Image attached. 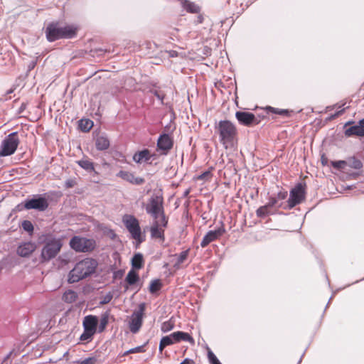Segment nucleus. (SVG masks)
Masks as SVG:
<instances>
[{"label":"nucleus","mask_w":364,"mask_h":364,"mask_svg":"<svg viewBox=\"0 0 364 364\" xmlns=\"http://www.w3.org/2000/svg\"><path fill=\"white\" fill-rule=\"evenodd\" d=\"M151 159V155L148 149H144L138 151L133 156V160L136 163H141L143 161H147Z\"/></svg>","instance_id":"4be33fe9"},{"label":"nucleus","mask_w":364,"mask_h":364,"mask_svg":"<svg viewBox=\"0 0 364 364\" xmlns=\"http://www.w3.org/2000/svg\"><path fill=\"white\" fill-rule=\"evenodd\" d=\"M46 37L48 41L53 42L60 38H71L75 35V29L71 26H58L51 23L46 28Z\"/></svg>","instance_id":"7ed1b4c3"},{"label":"nucleus","mask_w":364,"mask_h":364,"mask_svg":"<svg viewBox=\"0 0 364 364\" xmlns=\"http://www.w3.org/2000/svg\"><path fill=\"white\" fill-rule=\"evenodd\" d=\"M36 248V245L34 242H24L18 246L17 249V253L21 257H28L33 252H34Z\"/></svg>","instance_id":"f3484780"},{"label":"nucleus","mask_w":364,"mask_h":364,"mask_svg":"<svg viewBox=\"0 0 364 364\" xmlns=\"http://www.w3.org/2000/svg\"><path fill=\"white\" fill-rule=\"evenodd\" d=\"M146 213H154L164 209L163 198L159 196H152L145 206Z\"/></svg>","instance_id":"ddd939ff"},{"label":"nucleus","mask_w":364,"mask_h":364,"mask_svg":"<svg viewBox=\"0 0 364 364\" xmlns=\"http://www.w3.org/2000/svg\"><path fill=\"white\" fill-rule=\"evenodd\" d=\"M73 186V181L68 180L65 182V187L66 188H71Z\"/></svg>","instance_id":"09e8293b"},{"label":"nucleus","mask_w":364,"mask_h":364,"mask_svg":"<svg viewBox=\"0 0 364 364\" xmlns=\"http://www.w3.org/2000/svg\"><path fill=\"white\" fill-rule=\"evenodd\" d=\"M271 210L272 208L267 206V204H265L264 205L259 207L256 210V215L257 217L259 218H265L266 216L272 213Z\"/></svg>","instance_id":"c756f323"},{"label":"nucleus","mask_w":364,"mask_h":364,"mask_svg":"<svg viewBox=\"0 0 364 364\" xmlns=\"http://www.w3.org/2000/svg\"><path fill=\"white\" fill-rule=\"evenodd\" d=\"M143 263L144 259L142 254H135L132 259V267L136 269H140L143 267Z\"/></svg>","instance_id":"393cba45"},{"label":"nucleus","mask_w":364,"mask_h":364,"mask_svg":"<svg viewBox=\"0 0 364 364\" xmlns=\"http://www.w3.org/2000/svg\"><path fill=\"white\" fill-rule=\"evenodd\" d=\"M139 279V275L138 274L134 271L133 269L130 270L127 277H126V282L128 283V284L129 285H133L134 284H136Z\"/></svg>","instance_id":"7c9ffc66"},{"label":"nucleus","mask_w":364,"mask_h":364,"mask_svg":"<svg viewBox=\"0 0 364 364\" xmlns=\"http://www.w3.org/2000/svg\"><path fill=\"white\" fill-rule=\"evenodd\" d=\"M77 164L84 170L87 172H91L95 171L94 164L89 159H82L81 160L77 161Z\"/></svg>","instance_id":"b1692460"},{"label":"nucleus","mask_w":364,"mask_h":364,"mask_svg":"<svg viewBox=\"0 0 364 364\" xmlns=\"http://www.w3.org/2000/svg\"><path fill=\"white\" fill-rule=\"evenodd\" d=\"M208 358L210 364H221L215 355L211 350L208 351Z\"/></svg>","instance_id":"37998d69"},{"label":"nucleus","mask_w":364,"mask_h":364,"mask_svg":"<svg viewBox=\"0 0 364 364\" xmlns=\"http://www.w3.org/2000/svg\"><path fill=\"white\" fill-rule=\"evenodd\" d=\"M117 176L134 185H141L143 184L145 181L143 178L136 177L132 173L125 171H120L119 173H117Z\"/></svg>","instance_id":"dca6fc26"},{"label":"nucleus","mask_w":364,"mask_h":364,"mask_svg":"<svg viewBox=\"0 0 364 364\" xmlns=\"http://www.w3.org/2000/svg\"><path fill=\"white\" fill-rule=\"evenodd\" d=\"M305 198L304 186L301 183H298L294 188H292L289 193V198L287 200V206L284 207V209H291L296 205L301 203Z\"/></svg>","instance_id":"6e6552de"},{"label":"nucleus","mask_w":364,"mask_h":364,"mask_svg":"<svg viewBox=\"0 0 364 364\" xmlns=\"http://www.w3.org/2000/svg\"><path fill=\"white\" fill-rule=\"evenodd\" d=\"M173 145V139L169 134H162L159 136L157 141V148L161 154L166 155L172 149Z\"/></svg>","instance_id":"9b49d317"},{"label":"nucleus","mask_w":364,"mask_h":364,"mask_svg":"<svg viewBox=\"0 0 364 364\" xmlns=\"http://www.w3.org/2000/svg\"><path fill=\"white\" fill-rule=\"evenodd\" d=\"M19 144L17 132H12L2 141L0 146V156H8L12 155L16 150Z\"/></svg>","instance_id":"0eeeda50"},{"label":"nucleus","mask_w":364,"mask_h":364,"mask_svg":"<svg viewBox=\"0 0 364 364\" xmlns=\"http://www.w3.org/2000/svg\"><path fill=\"white\" fill-rule=\"evenodd\" d=\"M151 92L157 97L159 100H160L161 103L163 104V100L164 98V94L161 93L157 90H151Z\"/></svg>","instance_id":"49530a36"},{"label":"nucleus","mask_w":364,"mask_h":364,"mask_svg":"<svg viewBox=\"0 0 364 364\" xmlns=\"http://www.w3.org/2000/svg\"><path fill=\"white\" fill-rule=\"evenodd\" d=\"M279 202L284 200L287 197V191H280L277 193L276 196H274Z\"/></svg>","instance_id":"a18cd8bd"},{"label":"nucleus","mask_w":364,"mask_h":364,"mask_svg":"<svg viewBox=\"0 0 364 364\" xmlns=\"http://www.w3.org/2000/svg\"><path fill=\"white\" fill-rule=\"evenodd\" d=\"M267 206H269L271 208H279L282 207V203L279 202L277 198L274 196H271L269 198L268 202L266 203Z\"/></svg>","instance_id":"f704fd0d"},{"label":"nucleus","mask_w":364,"mask_h":364,"mask_svg":"<svg viewBox=\"0 0 364 364\" xmlns=\"http://www.w3.org/2000/svg\"><path fill=\"white\" fill-rule=\"evenodd\" d=\"M79 126L82 131L86 132L91 129L93 126V122L90 119H81Z\"/></svg>","instance_id":"473e14b6"},{"label":"nucleus","mask_w":364,"mask_h":364,"mask_svg":"<svg viewBox=\"0 0 364 364\" xmlns=\"http://www.w3.org/2000/svg\"><path fill=\"white\" fill-rule=\"evenodd\" d=\"M183 6L185 10L190 13L197 14L200 11V8L195 3L185 0L183 3Z\"/></svg>","instance_id":"bb28decb"},{"label":"nucleus","mask_w":364,"mask_h":364,"mask_svg":"<svg viewBox=\"0 0 364 364\" xmlns=\"http://www.w3.org/2000/svg\"><path fill=\"white\" fill-rule=\"evenodd\" d=\"M189 250L181 252L177 257V261L173 267L176 269H180L181 264H183L188 258Z\"/></svg>","instance_id":"cd10ccee"},{"label":"nucleus","mask_w":364,"mask_h":364,"mask_svg":"<svg viewBox=\"0 0 364 364\" xmlns=\"http://www.w3.org/2000/svg\"><path fill=\"white\" fill-rule=\"evenodd\" d=\"M168 346L166 343L164 342V340L163 339V338L161 339V341H160V343H159V350L161 353H162L163 350L164 349L165 347Z\"/></svg>","instance_id":"de8ad7c7"},{"label":"nucleus","mask_w":364,"mask_h":364,"mask_svg":"<svg viewBox=\"0 0 364 364\" xmlns=\"http://www.w3.org/2000/svg\"><path fill=\"white\" fill-rule=\"evenodd\" d=\"M77 298V294L75 291L68 290L63 294L62 299L66 303L71 304L75 302Z\"/></svg>","instance_id":"a878e982"},{"label":"nucleus","mask_w":364,"mask_h":364,"mask_svg":"<svg viewBox=\"0 0 364 364\" xmlns=\"http://www.w3.org/2000/svg\"><path fill=\"white\" fill-rule=\"evenodd\" d=\"M345 135L348 137L352 136H364V129L361 128L359 122L345 130Z\"/></svg>","instance_id":"aec40b11"},{"label":"nucleus","mask_w":364,"mask_h":364,"mask_svg":"<svg viewBox=\"0 0 364 364\" xmlns=\"http://www.w3.org/2000/svg\"><path fill=\"white\" fill-rule=\"evenodd\" d=\"M162 338L167 346H171L181 341L194 343V340L190 334L183 331H176Z\"/></svg>","instance_id":"9d476101"},{"label":"nucleus","mask_w":364,"mask_h":364,"mask_svg":"<svg viewBox=\"0 0 364 364\" xmlns=\"http://www.w3.org/2000/svg\"><path fill=\"white\" fill-rule=\"evenodd\" d=\"M353 123H354V122H353V121H348V122H347L345 124V127H347V126H348V125H350V124H353Z\"/></svg>","instance_id":"864d4df0"},{"label":"nucleus","mask_w":364,"mask_h":364,"mask_svg":"<svg viewBox=\"0 0 364 364\" xmlns=\"http://www.w3.org/2000/svg\"><path fill=\"white\" fill-rule=\"evenodd\" d=\"M70 246L75 252H88L95 247V241L86 237L74 236L70 240Z\"/></svg>","instance_id":"423d86ee"},{"label":"nucleus","mask_w":364,"mask_h":364,"mask_svg":"<svg viewBox=\"0 0 364 364\" xmlns=\"http://www.w3.org/2000/svg\"><path fill=\"white\" fill-rule=\"evenodd\" d=\"M97 266V262L92 258H85L78 262L70 271L68 282L70 284L76 283L89 277L95 272Z\"/></svg>","instance_id":"f257e3e1"},{"label":"nucleus","mask_w":364,"mask_h":364,"mask_svg":"<svg viewBox=\"0 0 364 364\" xmlns=\"http://www.w3.org/2000/svg\"><path fill=\"white\" fill-rule=\"evenodd\" d=\"M143 351H144V346H137V347H135V348H131V349L127 350L124 353V355H129L130 353H141Z\"/></svg>","instance_id":"c03bdc74"},{"label":"nucleus","mask_w":364,"mask_h":364,"mask_svg":"<svg viewBox=\"0 0 364 364\" xmlns=\"http://www.w3.org/2000/svg\"><path fill=\"white\" fill-rule=\"evenodd\" d=\"M216 129L220 134V141L225 148L232 146L237 134L235 125L230 121L222 120L216 126Z\"/></svg>","instance_id":"f03ea898"},{"label":"nucleus","mask_w":364,"mask_h":364,"mask_svg":"<svg viewBox=\"0 0 364 364\" xmlns=\"http://www.w3.org/2000/svg\"><path fill=\"white\" fill-rule=\"evenodd\" d=\"M95 146L97 150L104 151L109 147V141L107 136L102 134L97 136Z\"/></svg>","instance_id":"412c9836"},{"label":"nucleus","mask_w":364,"mask_h":364,"mask_svg":"<svg viewBox=\"0 0 364 364\" xmlns=\"http://www.w3.org/2000/svg\"><path fill=\"white\" fill-rule=\"evenodd\" d=\"M122 221L132 237L139 243L142 242L144 238L141 235V230L139 226V220L134 215H125Z\"/></svg>","instance_id":"20e7f679"},{"label":"nucleus","mask_w":364,"mask_h":364,"mask_svg":"<svg viewBox=\"0 0 364 364\" xmlns=\"http://www.w3.org/2000/svg\"><path fill=\"white\" fill-rule=\"evenodd\" d=\"M109 311H105L103 314H102L100 320V325H99V328H98L99 332L101 333L105 329V328L109 322Z\"/></svg>","instance_id":"c85d7f7f"},{"label":"nucleus","mask_w":364,"mask_h":364,"mask_svg":"<svg viewBox=\"0 0 364 364\" xmlns=\"http://www.w3.org/2000/svg\"><path fill=\"white\" fill-rule=\"evenodd\" d=\"M97 358L95 357H89L83 360H79L76 363L77 364H95Z\"/></svg>","instance_id":"79ce46f5"},{"label":"nucleus","mask_w":364,"mask_h":364,"mask_svg":"<svg viewBox=\"0 0 364 364\" xmlns=\"http://www.w3.org/2000/svg\"><path fill=\"white\" fill-rule=\"evenodd\" d=\"M97 322V316L92 315L87 316L83 320V328L95 333Z\"/></svg>","instance_id":"6ab92c4d"},{"label":"nucleus","mask_w":364,"mask_h":364,"mask_svg":"<svg viewBox=\"0 0 364 364\" xmlns=\"http://www.w3.org/2000/svg\"><path fill=\"white\" fill-rule=\"evenodd\" d=\"M347 165V161L343 160L340 161H331V166L337 169H342L344 166Z\"/></svg>","instance_id":"ea45409f"},{"label":"nucleus","mask_w":364,"mask_h":364,"mask_svg":"<svg viewBox=\"0 0 364 364\" xmlns=\"http://www.w3.org/2000/svg\"><path fill=\"white\" fill-rule=\"evenodd\" d=\"M358 122H359L361 128L364 129V118L360 119Z\"/></svg>","instance_id":"3c124183"},{"label":"nucleus","mask_w":364,"mask_h":364,"mask_svg":"<svg viewBox=\"0 0 364 364\" xmlns=\"http://www.w3.org/2000/svg\"><path fill=\"white\" fill-rule=\"evenodd\" d=\"M267 109L279 115H288L289 112L287 109H279L269 106L267 107Z\"/></svg>","instance_id":"a19ab883"},{"label":"nucleus","mask_w":364,"mask_h":364,"mask_svg":"<svg viewBox=\"0 0 364 364\" xmlns=\"http://www.w3.org/2000/svg\"><path fill=\"white\" fill-rule=\"evenodd\" d=\"M145 309V303H141L139 305L138 309L132 314L129 326L132 333H136L141 327Z\"/></svg>","instance_id":"1a4fd4ad"},{"label":"nucleus","mask_w":364,"mask_h":364,"mask_svg":"<svg viewBox=\"0 0 364 364\" xmlns=\"http://www.w3.org/2000/svg\"><path fill=\"white\" fill-rule=\"evenodd\" d=\"M36 62L32 61V62L29 64V65H28V70H31L32 69H33V68H35V66H36Z\"/></svg>","instance_id":"8fccbe9b"},{"label":"nucleus","mask_w":364,"mask_h":364,"mask_svg":"<svg viewBox=\"0 0 364 364\" xmlns=\"http://www.w3.org/2000/svg\"><path fill=\"white\" fill-rule=\"evenodd\" d=\"M48 206V201L43 197L33 198L25 202L24 207L27 210L35 209L40 211L45 210Z\"/></svg>","instance_id":"f8f14e48"},{"label":"nucleus","mask_w":364,"mask_h":364,"mask_svg":"<svg viewBox=\"0 0 364 364\" xmlns=\"http://www.w3.org/2000/svg\"><path fill=\"white\" fill-rule=\"evenodd\" d=\"M162 223H153L150 228L151 237L155 239L164 240V228Z\"/></svg>","instance_id":"a211bd4d"},{"label":"nucleus","mask_w":364,"mask_h":364,"mask_svg":"<svg viewBox=\"0 0 364 364\" xmlns=\"http://www.w3.org/2000/svg\"><path fill=\"white\" fill-rule=\"evenodd\" d=\"M174 328V323L171 321V319L164 322L161 324V330L164 333L168 332L171 331Z\"/></svg>","instance_id":"c9c22d12"},{"label":"nucleus","mask_w":364,"mask_h":364,"mask_svg":"<svg viewBox=\"0 0 364 364\" xmlns=\"http://www.w3.org/2000/svg\"><path fill=\"white\" fill-rule=\"evenodd\" d=\"M13 92L12 90H10L9 91L7 92L8 94H11V92Z\"/></svg>","instance_id":"6e6d98bb"},{"label":"nucleus","mask_w":364,"mask_h":364,"mask_svg":"<svg viewBox=\"0 0 364 364\" xmlns=\"http://www.w3.org/2000/svg\"><path fill=\"white\" fill-rule=\"evenodd\" d=\"M112 298H113V294H112V292L109 291V292L107 293L105 295H104L103 296H102L100 304L101 305L107 304L111 301Z\"/></svg>","instance_id":"58836bf2"},{"label":"nucleus","mask_w":364,"mask_h":364,"mask_svg":"<svg viewBox=\"0 0 364 364\" xmlns=\"http://www.w3.org/2000/svg\"><path fill=\"white\" fill-rule=\"evenodd\" d=\"M21 227L23 229V230L28 232L30 235L33 233V225L32 223L30 220H23L21 224Z\"/></svg>","instance_id":"e433bc0d"},{"label":"nucleus","mask_w":364,"mask_h":364,"mask_svg":"<svg viewBox=\"0 0 364 364\" xmlns=\"http://www.w3.org/2000/svg\"><path fill=\"white\" fill-rule=\"evenodd\" d=\"M197 23H202L203 21V17L201 16H198V18H197Z\"/></svg>","instance_id":"603ef678"},{"label":"nucleus","mask_w":364,"mask_h":364,"mask_svg":"<svg viewBox=\"0 0 364 364\" xmlns=\"http://www.w3.org/2000/svg\"><path fill=\"white\" fill-rule=\"evenodd\" d=\"M170 53H171V55H171V57H173V56H175L176 52H175V51H171Z\"/></svg>","instance_id":"5fc2aeb1"},{"label":"nucleus","mask_w":364,"mask_h":364,"mask_svg":"<svg viewBox=\"0 0 364 364\" xmlns=\"http://www.w3.org/2000/svg\"><path fill=\"white\" fill-rule=\"evenodd\" d=\"M235 117L238 122L245 126H250L259 123L255 114L251 112L239 111L236 112Z\"/></svg>","instance_id":"4468645a"},{"label":"nucleus","mask_w":364,"mask_h":364,"mask_svg":"<svg viewBox=\"0 0 364 364\" xmlns=\"http://www.w3.org/2000/svg\"><path fill=\"white\" fill-rule=\"evenodd\" d=\"M94 334H95V333H93L90 331L84 329V331L82 333V335L80 336V339L82 341L88 342V341H91Z\"/></svg>","instance_id":"4c0bfd02"},{"label":"nucleus","mask_w":364,"mask_h":364,"mask_svg":"<svg viewBox=\"0 0 364 364\" xmlns=\"http://www.w3.org/2000/svg\"><path fill=\"white\" fill-rule=\"evenodd\" d=\"M347 164L354 169H360L363 167V163L360 160L356 159L355 156L348 158Z\"/></svg>","instance_id":"2f4dec72"},{"label":"nucleus","mask_w":364,"mask_h":364,"mask_svg":"<svg viewBox=\"0 0 364 364\" xmlns=\"http://www.w3.org/2000/svg\"><path fill=\"white\" fill-rule=\"evenodd\" d=\"M225 230L223 228H219L217 230L208 231L206 233V235L203 237V238L200 242V246L202 247H205L210 242L216 240L220 236H222L223 235V233L225 232Z\"/></svg>","instance_id":"2eb2a0df"},{"label":"nucleus","mask_w":364,"mask_h":364,"mask_svg":"<svg viewBox=\"0 0 364 364\" xmlns=\"http://www.w3.org/2000/svg\"><path fill=\"white\" fill-rule=\"evenodd\" d=\"M62 247L61 241L53 238L47 241L41 250L42 262H47L54 258L60 252Z\"/></svg>","instance_id":"39448f33"},{"label":"nucleus","mask_w":364,"mask_h":364,"mask_svg":"<svg viewBox=\"0 0 364 364\" xmlns=\"http://www.w3.org/2000/svg\"><path fill=\"white\" fill-rule=\"evenodd\" d=\"M162 287V284L161 282L160 279H154L151 282L150 286H149V291L151 294H155L158 291L160 290V289Z\"/></svg>","instance_id":"72a5a7b5"},{"label":"nucleus","mask_w":364,"mask_h":364,"mask_svg":"<svg viewBox=\"0 0 364 364\" xmlns=\"http://www.w3.org/2000/svg\"><path fill=\"white\" fill-rule=\"evenodd\" d=\"M154 219L153 223H162V225L166 226L168 224V220L164 214V209L160 210L159 212L154 213H149Z\"/></svg>","instance_id":"5701e85b"}]
</instances>
